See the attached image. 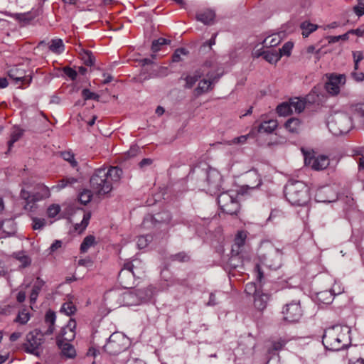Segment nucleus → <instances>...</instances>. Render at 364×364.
<instances>
[{
	"label": "nucleus",
	"mask_w": 364,
	"mask_h": 364,
	"mask_svg": "<svg viewBox=\"0 0 364 364\" xmlns=\"http://www.w3.org/2000/svg\"><path fill=\"white\" fill-rule=\"evenodd\" d=\"M247 178L255 180V183L242 186L239 192L228 191L223 192L218 196V203L223 212L230 215L236 214L240 209L238 196L247 193V190L255 189L262 183L261 179L256 172L248 173Z\"/></svg>",
	"instance_id": "obj_1"
},
{
	"label": "nucleus",
	"mask_w": 364,
	"mask_h": 364,
	"mask_svg": "<svg viewBox=\"0 0 364 364\" xmlns=\"http://www.w3.org/2000/svg\"><path fill=\"white\" fill-rule=\"evenodd\" d=\"M122 173V170L117 166L96 169L90 179V186L99 196L107 194L112 190V183L118 182Z\"/></svg>",
	"instance_id": "obj_2"
},
{
	"label": "nucleus",
	"mask_w": 364,
	"mask_h": 364,
	"mask_svg": "<svg viewBox=\"0 0 364 364\" xmlns=\"http://www.w3.org/2000/svg\"><path fill=\"white\" fill-rule=\"evenodd\" d=\"M188 177L196 178L198 186L210 194H216L220 190L222 176L215 168L196 167L189 173Z\"/></svg>",
	"instance_id": "obj_3"
},
{
	"label": "nucleus",
	"mask_w": 364,
	"mask_h": 364,
	"mask_svg": "<svg viewBox=\"0 0 364 364\" xmlns=\"http://www.w3.org/2000/svg\"><path fill=\"white\" fill-rule=\"evenodd\" d=\"M350 329L348 326L339 325L327 328L322 337V343L325 348L330 350L338 351L348 346Z\"/></svg>",
	"instance_id": "obj_4"
},
{
	"label": "nucleus",
	"mask_w": 364,
	"mask_h": 364,
	"mask_svg": "<svg viewBox=\"0 0 364 364\" xmlns=\"http://www.w3.org/2000/svg\"><path fill=\"white\" fill-rule=\"evenodd\" d=\"M287 200L293 205L303 206L310 200L309 188L302 181H289L284 188Z\"/></svg>",
	"instance_id": "obj_5"
},
{
	"label": "nucleus",
	"mask_w": 364,
	"mask_h": 364,
	"mask_svg": "<svg viewBox=\"0 0 364 364\" xmlns=\"http://www.w3.org/2000/svg\"><path fill=\"white\" fill-rule=\"evenodd\" d=\"M353 127L351 117L344 112H336L331 114L328 122V127L334 135L348 133Z\"/></svg>",
	"instance_id": "obj_6"
},
{
	"label": "nucleus",
	"mask_w": 364,
	"mask_h": 364,
	"mask_svg": "<svg viewBox=\"0 0 364 364\" xmlns=\"http://www.w3.org/2000/svg\"><path fill=\"white\" fill-rule=\"evenodd\" d=\"M128 346V339L122 333H113L104 346V350L110 355H118L125 350Z\"/></svg>",
	"instance_id": "obj_7"
},
{
	"label": "nucleus",
	"mask_w": 364,
	"mask_h": 364,
	"mask_svg": "<svg viewBox=\"0 0 364 364\" xmlns=\"http://www.w3.org/2000/svg\"><path fill=\"white\" fill-rule=\"evenodd\" d=\"M44 342L43 334L36 329L26 336V342L23 344L26 353L39 357L41 354V346Z\"/></svg>",
	"instance_id": "obj_8"
},
{
	"label": "nucleus",
	"mask_w": 364,
	"mask_h": 364,
	"mask_svg": "<svg viewBox=\"0 0 364 364\" xmlns=\"http://www.w3.org/2000/svg\"><path fill=\"white\" fill-rule=\"evenodd\" d=\"M306 166L311 167L315 171H321L326 168L330 164L328 157L326 155L316 156L314 151L301 149Z\"/></svg>",
	"instance_id": "obj_9"
},
{
	"label": "nucleus",
	"mask_w": 364,
	"mask_h": 364,
	"mask_svg": "<svg viewBox=\"0 0 364 364\" xmlns=\"http://www.w3.org/2000/svg\"><path fill=\"white\" fill-rule=\"evenodd\" d=\"M215 68V65L211 68H205V75L208 79L201 80L195 89L196 95H200L203 93H206L213 89L214 84L218 80L220 75L215 74L213 70Z\"/></svg>",
	"instance_id": "obj_10"
},
{
	"label": "nucleus",
	"mask_w": 364,
	"mask_h": 364,
	"mask_svg": "<svg viewBox=\"0 0 364 364\" xmlns=\"http://www.w3.org/2000/svg\"><path fill=\"white\" fill-rule=\"evenodd\" d=\"M135 264H140V261L134 259L132 262L125 263L124 268H122L119 272V282L122 287L125 289L132 288L134 282V277L136 274V272L134 271V268L136 267Z\"/></svg>",
	"instance_id": "obj_11"
},
{
	"label": "nucleus",
	"mask_w": 364,
	"mask_h": 364,
	"mask_svg": "<svg viewBox=\"0 0 364 364\" xmlns=\"http://www.w3.org/2000/svg\"><path fill=\"white\" fill-rule=\"evenodd\" d=\"M284 318L289 322H297L301 318L303 311L300 306V301H292L287 304L283 308Z\"/></svg>",
	"instance_id": "obj_12"
},
{
	"label": "nucleus",
	"mask_w": 364,
	"mask_h": 364,
	"mask_svg": "<svg viewBox=\"0 0 364 364\" xmlns=\"http://www.w3.org/2000/svg\"><path fill=\"white\" fill-rule=\"evenodd\" d=\"M171 220V215L168 211L164 210L155 214L149 215L143 220V226L146 228H150L151 226H156L159 223H168Z\"/></svg>",
	"instance_id": "obj_13"
},
{
	"label": "nucleus",
	"mask_w": 364,
	"mask_h": 364,
	"mask_svg": "<svg viewBox=\"0 0 364 364\" xmlns=\"http://www.w3.org/2000/svg\"><path fill=\"white\" fill-rule=\"evenodd\" d=\"M214 67V62L212 60H206L200 68L196 70L193 75H189L185 78V87L190 89L196 82L205 75V68H211Z\"/></svg>",
	"instance_id": "obj_14"
},
{
	"label": "nucleus",
	"mask_w": 364,
	"mask_h": 364,
	"mask_svg": "<svg viewBox=\"0 0 364 364\" xmlns=\"http://www.w3.org/2000/svg\"><path fill=\"white\" fill-rule=\"evenodd\" d=\"M336 194L331 186L318 188L315 193V200L318 203H331L336 200Z\"/></svg>",
	"instance_id": "obj_15"
},
{
	"label": "nucleus",
	"mask_w": 364,
	"mask_h": 364,
	"mask_svg": "<svg viewBox=\"0 0 364 364\" xmlns=\"http://www.w3.org/2000/svg\"><path fill=\"white\" fill-rule=\"evenodd\" d=\"M345 76L343 75H332L326 83V91L332 95H336L340 92V85L345 83Z\"/></svg>",
	"instance_id": "obj_16"
},
{
	"label": "nucleus",
	"mask_w": 364,
	"mask_h": 364,
	"mask_svg": "<svg viewBox=\"0 0 364 364\" xmlns=\"http://www.w3.org/2000/svg\"><path fill=\"white\" fill-rule=\"evenodd\" d=\"M56 343L60 350V355L66 359H73L76 356V350L74 346L68 341H65L60 338H56Z\"/></svg>",
	"instance_id": "obj_17"
},
{
	"label": "nucleus",
	"mask_w": 364,
	"mask_h": 364,
	"mask_svg": "<svg viewBox=\"0 0 364 364\" xmlns=\"http://www.w3.org/2000/svg\"><path fill=\"white\" fill-rule=\"evenodd\" d=\"M9 77L18 84H30L32 77L30 75H26L23 69L18 68H13L9 71Z\"/></svg>",
	"instance_id": "obj_18"
},
{
	"label": "nucleus",
	"mask_w": 364,
	"mask_h": 364,
	"mask_svg": "<svg viewBox=\"0 0 364 364\" xmlns=\"http://www.w3.org/2000/svg\"><path fill=\"white\" fill-rule=\"evenodd\" d=\"M75 321L74 319L70 318L67 326L62 328L60 334L58 336H57V338H60L65 341H72L75 337Z\"/></svg>",
	"instance_id": "obj_19"
},
{
	"label": "nucleus",
	"mask_w": 364,
	"mask_h": 364,
	"mask_svg": "<svg viewBox=\"0 0 364 364\" xmlns=\"http://www.w3.org/2000/svg\"><path fill=\"white\" fill-rule=\"evenodd\" d=\"M120 299L124 306H133L139 304L136 291L123 293L120 295Z\"/></svg>",
	"instance_id": "obj_20"
},
{
	"label": "nucleus",
	"mask_w": 364,
	"mask_h": 364,
	"mask_svg": "<svg viewBox=\"0 0 364 364\" xmlns=\"http://www.w3.org/2000/svg\"><path fill=\"white\" fill-rule=\"evenodd\" d=\"M269 296L264 293H256L255 295L254 305L255 308L259 311H263L267 305Z\"/></svg>",
	"instance_id": "obj_21"
},
{
	"label": "nucleus",
	"mask_w": 364,
	"mask_h": 364,
	"mask_svg": "<svg viewBox=\"0 0 364 364\" xmlns=\"http://www.w3.org/2000/svg\"><path fill=\"white\" fill-rule=\"evenodd\" d=\"M341 291H338L337 293H335V289H333V292L331 291H320L317 294L316 298L318 301L323 304H331L333 299V295L337 294H341Z\"/></svg>",
	"instance_id": "obj_22"
},
{
	"label": "nucleus",
	"mask_w": 364,
	"mask_h": 364,
	"mask_svg": "<svg viewBox=\"0 0 364 364\" xmlns=\"http://www.w3.org/2000/svg\"><path fill=\"white\" fill-rule=\"evenodd\" d=\"M45 284V282L40 277H37L36 281L33 287L31 295V303L33 304L36 301L39 292Z\"/></svg>",
	"instance_id": "obj_23"
},
{
	"label": "nucleus",
	"mask_w": 364,
	"mask_h": 364,
	"mask_svg": "<svg viewBox=\"0 0 364 364\" xmlns=\"http://www.w3.org/2000/svg\"><path fill=\"white\" fill-rule=\"evenodd\" d=\"M215 14L212 10H206L202 13H199L196 15V19L198 21L203 23L204 24L208 25L212 23Z\"/></svg>",
	"instance_id": "obj_24"
},
{
	"label": "nucleus",
	"mask_w": 364,
	"mask_h": 364,
	"mask_svg": "<svg viewBox=\"0 0 364 364\" xmlns=\"http://www.w3.org/2000/svg\"><path fill=\"white\" fill-rule=\"evenodd\" d=\"M282 40V38L281 36V33H274L265 38L262 43L263 44L264 47H274L279 45Z\"/></svg>",
	"instance_id": "obj_25"
},
{
	"label": "nucleus",
	"mask_w": 364,
	"mask_h": 364,
	"mask_svg": "<svg viewBox=\"0 0 364 364\" xmlns=\"http://www.w3.org/2000/svg\"><path fill=\"white\" fill-rule=\"evenodd\" d=\"M277 122L276 120H269L262 122L258 128V132L262 133H272L277 127Z\"/></svg>",
	"instance_id": "obj_26"
},
{
	"label": "nucleus",
	"mask_w": 364,
	"mask_h": 364,
	"mask_svg": "<svg viewBox=\"0 0 364 364\" xmlns=\"http://www.w3.org/2000/svg\"><path fill=\"white\" fill-rule=\"evenodd\" d=\"M301 123L297 118H291L285 123V127L289 132L298 133L301 130Z\"/></svg>",
	"instance_id": "obj_27"
},
{
	"label": "nucleus",
	"mask_w": 364,
	"mask_h": 364,
	"mask_svg": "<svg viewBox=\"0 0 364 364\" xmlns=\"http://www.w3.org/2000/svg\"><path fill=\"white\" fill-rule=\"evenodd\" d=\"M353 114L358 124L364 127V104L356 105L353 109Z\"/></svg>",
	"instance_id": "obj_28"
},
{
	"label": "nucleus",
	"mask_w": 364,
	"mask_h": 364,
	"mask_svg": "<svg viewBox=\"0 0 364 364\" xmlns=\"http://www.w3.org/2000/svg\"><path fill=\"white\" fill-rule=\"evenodd\" d=\"M139 303L149 300L153 296V289L151 287L136 290Z\"/></svg>",
	"instance_id": "obj_29"
},
{
	"label": "nucleus",
	"mask_w": 364,
	"mask_h": 364,
	"mask_svg": "<svg viewBox=\"0 0 364 364\" xmlns=\"http://www.w3.org/2000/svg\"><path fill=\"white\" fill-rule=\"evenodd\" d=\"M49 49L54 53L60 54L64 51L65 46L60 38L53 39L49 46Z\"/></svg>",
	"instance_id": "obj_30"
},
{
	"label": "nucleus",
	"mask_w": 364,
	"mask_h": 364,
	"mask_svg": "<svg viewBox=\"0 0 364 364\" xmlns=\"http://www.w3.org/2000/svg\"><path fill=\"white\" fill-rule=\"evenodd\" d=\"M38 188L41 191L40 192H36L35 193L33 194V198H32V200H41L43 198H48L49 196H50V191H49V189L42 185V184H40L38 186Z\"/></svg>",
	"instance_id": "obj_31"
},
{
	"label": "nucleus",
	"mask_w": 364,
	"mask_h": 364,
	"mask_svg": "<svg viewBox=\"0 0 364 364\" xmlns=\"http://www.w3.org/2000/svg\"><path fill=\"white\" fill-rule=\"evenodd\" d=\"M300 28L302 30V36L306 38L315 31L318 26L306 21L301 23Z\"/></svg>",
	"instance_id": "obj_32"
},
{
	"label": "nucleus",
	"mask_w": 364,
	"mask_h": 364,
	"mask_svg": "<svg viewBox=\"0 0 364 364\" xmlns=\"http://www.w3.org/2000/svg\"><path fill=\"white\" fill-rule=\"evenodd\" d=\"M80 54L82 60L86 65L92 66L95 64V58L91 51L82 49V51Z\"/></svg>",
	"instance_id": "obj_33"
},
{
	"label": "nucleus",
	"mask_w": 364,
	"mask_h": 364,
	"mask_svg": "<svg viewBox=\"0 0 364 364\" xmlns=\"http://www.w3.org/2000/svg\"><path fill=\"white\" fill-rule=\"evenodd\" d=\"M282 58L281 54H278L277 50H265L264 59L269 63H276Z\"/></svg>",
	"instance_id": "obj_34"
},
{
	"label": "nucleus",
	"mask_w": 364,
	"mask_h": 364,
	"mask_svg": "<svg viewBox=\"0 0 364 364\" xmlns=\"http://www.w3.org/2000/svg\"><path fill=\"white\" fill-rule=\"evenodd\" d=\"M289 103L291 107V112H301L305 108V102L299 98L291 99Z\"/></svg>",
	"instance_id": "obj_35"
},
{
	"label": "nucleus",
	"mask_w": 364,
	"mask_h": 364,
	"mask_svg": "<svg viewBox=\"0 0 364 364\" xmlns=\"http://www.w3.org/2000/svg\"><path fill=\"white\" fill-rule=\"evenodd\" d=\"M95 237L93 235H87L86 236L80 245V251L82 252H86L89 250L90 247L95 245Z\"/></svg>",
	"instance_id": "obj_36"
},
{
	"label": "nucleus",
	"mask_w": 364,
	"mask_h": 364,
	"mask_svg": "<svg viewBox=\"0 0 364 364\" xmlns=\"http://www.w3.org/2000/svg\"><path fill=\"white\" fill-rule=\"evenodd\" d=\"M277 112L280 116H286L290 113H292L291 107L289 102H283L279 105L277 107Z\"/></svg>",
	"instance_id": "obj_37"
},
{
	"label": "nucleus",
	"mask_w": 364,
	"mask_h": 364,
	"mask_svg": "<svg viewBox=\"0 0 364 364\" xmlns=\"http://www.w3.org/2000/svg\"><path fill=\"white\" fill-rule=\"evenodd\" d=\"M60 311L67 316H71L76 311V307L72 301H68L63 304Z\"/></svg>",
	"instance_id": "obj_38"
},
{
	"label": "nucleus",
	"mask_w": 364,
	"mask_h": 364,
	"mask_svg": "<svg viewBox=\"0 0 364 364\" xmlns=\"http://www.w3.org/2000/svg\"><path fill=\"white\" fill-rule=\"evenodd\" d=\"M171 41L164 38H159L156 40L153 41L151 44V50L153 52H157L161 49V46L163 45L170 44Z\"/></svg>",
	"instance_id": "obj_39"
},
{
	"label": "nucleus",
	"mask_w": 364,
	"mask_h": 364,
	"mask_svg": "<svg viewBox=\"0 0 364 364\" xmlns=\"http://www.w3.org/2000/svg\"><path fill=\"white\" fill-rule=\"evenodd\" d=\"M92 193L90 190H84L79 195V200L83 205L87 204L92 199Z\"/></svg>",
	"instance_id": "obj_40"
},
{
	"label": "nucleus",
	"mask_w": 364,
	"mask_h": 364,
	"mask_svg": "<svg viewBox=\"0 0 364 364\" xmlns=\"http://www.w3.org/2000/svg\"><path fill=\"white\" fill-rule=\"evenodd\" d=\"M63 159L68 161L73 167H75L77 165V162L75 159L73 153L71 151H63L60 153Z\"/></svg>",
	"instance_id": "obj_41"
},
{
	"label": "nucleus",
	"mask_w": 364,
	"mask_h": 364,
	"mask_svg": "<svg viewBox=\"0 0 364 364\" xmlns=\"http://www.w3.org/2000/svg\"><path fill=\"white\" fill-rule=\"evenodd\" d=\"M77 181L75 178H63L59 181L58 184L56 186H54L53 188H56L57 190H60L65 188L68 184H73Z\"/></svg>",
	"instance_id": "obj_42"
},
{
	"label": "nucleus",
	"mask_w": 364,
	"mask_h": 364,
	"mask_svg": "<svg viewBox=\"0 0 364 364\" xmlns=\"http://www.w3.org/2000/svg\"><path fill=\"white\" fill-rule=\"evenodd\" d=\"M151 240V237L148 235L139 236L137 239V246L139 249L145 248Z\"/></svg>",
	"instance_id": "obj_43"
},
{
	"label": "nucleus",
	"mask_w": 364,
	"mask_h": 364,
	"mask_svg": "<svg viewBox=\"0 0 364 364\" xmlns=\"http://www.w3.org/2000/svg\"><path fill=\"white\" fill-rule=\"evenodd\" d=\"M30 319V314L26 310L20 311L16 318V321L21 324H26Z\"/></svg>",
	"instance_id": "obj_44"
},
{
	"label": "nucleus",
	"mask_w": 364,
	"mask_h": 364,
	"mask_svg": "<svg viewBox=\"0 0 364 364\" xmlns=\"http://www.w3.org/2000/svg\"><path fill=\"white\" fill-rule=\"evenodd\" d=\"M90 217L91 214L90 213H85L81 223L80 224L77 223L75 225V229L80 230H85L89 223Z\"/></svg>",
	"instance_id": "obj_45"
},
{
	"label": "nucleus",
	"mask_w": 364,
	"mask_h": 364,
	"mask_svg": "<svg viewBox=\"0 0 364 364\" xmlns=\"http://www.w3.org/2000/svg\"><path fill=\"white\" fill-rule=\"evenodd\" d=\"M23 134V131L19 128H14L11 135V140L9 141V145L11 146L14 143L17 141Z\"/></svg>",
	"instance_id": "obj_46"
},
{
	"label": "nucleus",
	"mask_w": 364,
	"mask_h": 364,
	"mask_svg": "<svg viewBox=\"0 0 364 364\" xmlns=\"http://www.w3.org/2000/svg\"><path fill=\"white\" fill-rule=\"evenodd\" d=\"M188 53V50L185 48H178L175 50L173 56L172 60L173 62H180L181 60V55H187Z\"/></svg>",
	"instance_id": "obj_47"
},
{
	"label": "nucleus",
	"mask_w": 364,
	"mask_h": 364,
	"mask_svg": "<svg viewBox=\"0 0 364 364\" xmlns=\"http://www.w3.org/2000/svg\"><path fill=\"white\" fill-rule=\"evenodd\" d=\"M353 10L359 17L364 15V0H358V4L353 7Z\"/></svg>",
	"instance_id": "obj_48"
},
{
	"label": "nucleus",
	"mask_w": 364,
	"mask_h": 364,
	"mask_svg": "<svg viewBox=\"0 0 364 364\" xmlns=\"http://www.w3.org/2000/svg\"><path fill=\"white\" fill-rule=\"evenodd\" d=\"M82 95L85 100L91 99L98 100L100 98V96L97 94L92 92L88 89H83L82 91Z\"/></svg>",
	"instance_id": "obj_49"
},
{
	"label": "nucleus",
	"mask_w": 364,
	"mask_h": 364,
	"mask_svg": "<svg viewBox=\"0 0 364 364\" xmlns=\"http://www.w3.org/2000/svg\"><path fill=\"white\" fill-rule=\"evenodd\" d=\"M293 48V44L290 42L286 43L282 48L279 50L278 54H281L282 55H289L290 51Z\"/></svg>",
	"instance_id": "obj_50"
},
{
	"label": "nucleus",
	"mask_w": 364,
	"mask_h": 364,
	"mask_svg": "<svg viewBox=\"0 0 364 364\" xmlns=\"http://www.w3.org/2000/svg\"><path fill=\"white\" fill-rule=\"evenodd\" d=\"M348 38H349L348 31L346 32V33L343 34V35H340V36H328V43H334L338 42L340 40L347 41Z\"/></svg>",
	"instance_id": "obj_51"
},
{
	"label": "nucleus",
	"mask_w": 364,
	"mask_h": 364,
	"mask_svg": "<svg viewBox=\"0 0 364 364\" xmlns=\"http://www.w3.org/2000/svg\"><path fill=\"white\" fill-rule=\"evenodd\" d=\"M249 134H247V135H242V136H240L238 137H235L234 139H232L231 141H230L228 142V144H244L246 143L248 137H249Z\"/></svg>",
	"instance_id": "obj_52"
},
{
	"label": "nucleus",
	"mask_w": 364,
	"mask_h": 364,
	"mask_svg": "<svg viewBox=\"0 0 364 364\" xmlns=\"http://www.w3.org/2000/svg\"><path fill=\"white\" fill-rule=\"evenodd\" d=\"M60 210V208L58 205H51L48 208V215L50 218H54L56 216Z\"/></svg>",
	"instance_id": "obj_53"
},
{
	"label": "nucleus",
	"mask_w": 364,
	"mask_h": 364,
	"mask_svg": "<svg viewBox=\"0 0 364 364\" xmlns=\"http://www.w3.org/2000/svg\"><path fill=\"white\" fill-rule=\"evenodd\" d=\"M46 225V220L44 219L33 218V228L34 230H41Z\"/></svg>",
	"instance_id": "obj_54"
},
{
	"label": "nucleus",
	"mask_w": 364,
	"mask_h": 364,
	"mask_svg": "<svg viewBox=\"0 0 364 364\" xmlns=\"http://www.w3.org/2000/svg\"><path fill=\"white\" fill-rule=\"evenodd\" d=\"M171 259L179 262H186L189 259V257L184 252H179L171 256Z\"/></svg>",
	"instance_id": "obj_55"
},
{
	"label": "nucleus",
	"mask_w": 364,
	"mask_h": 364,
	"mask_svg": "<svg viewBox=\"0 0 364 364\" xmlns=\"http://www.w3.org/2000/svg\"><path fill=\"white\" fill-rule=\"evenodd\" d=\"M63 72L68 77H69L73 80L76 78L77 75L76 70L69 67H65L63 68Z\"/></svg>",
	"instance_id": "obj_56"
},
{
	"label": "nucleus",
	"mask_w": 364,
	"mask_h": 364,
	"mask_svg": "<svg viewBox=\"0 0 364 364\" xmlns=\"http://www.w3.org/2000/svg\"><path fill=\"white\" fill-rule=\"evenodd\" d=\"M16 258L21 263V267H26L31 264V259L27 255H19Z\"/></svg>",
	"instance_id": "obj_57"
},
{
	"label": "nucleus",
	"mask_w": 364,
	"mask_h": 364,
	"mask_svg": "<svg viewBox=\"0 0 364 364\" xmlns=\"http://www.w3.org/2000/svg\"><path fill=\"white\" fill-rule=\"evenodd\" d=\"M245 291L248 294H254L255 295L256 293H259V291H257V288L255 283H248L245 285Z\"/></svg>",
	"instance_id": "obj_58"
},
{
	"label": "nucleus",
	"mask_w": 364,
	"mask_h": 364,
	"mask_svg": "<svg viewBox=\"0 0 364 364\" xmlns=\"http://www.w3.org/2000/svg\"><path fill=\"white\" fill-rule=\"evenodd\" d=\"M55 321V314L53 311H49L46 314V322L49 325H54Z\"/></svg>",
	"instance_id": "obj_59"
},
{
	"label": "nucleus",
	"mask_w": 364,
	"mask_h": 364,
	"mask_svg": "<svg viewBox=\"0 0 364 364\" xmlns=\"http://www.w3.org/2000/svg\"><path fill=\"white\" fill-rule=\"evenodd\" d=\"M286 342L284 340L279 339L277 341H274L272 343V349L274 350H279L283 348V347L285 346Z\"/></svg>",
	"instance_id": "obj_60"
},
{
	"label": "nucleus",
	"mask_w": 364,
	"mask_h": 364,
	"mask_svg": "<svg viewBox=\"0 0 364 364\" xmlns=\"http://www.w3.org/2000/svg\"><path fill=\"white\" fill-rule=\"evenodd\" d=\"M245 237L246 236L242 232H238L235 238V244L237 245L238 246L243 245Z\"/></svg>",
	"instance_id": "obj_61"
},
{
	"label": "nucleus",
	"mask_w": 364,
	"mask_h": 364,
	"mask_svg": "<svg viewBox=\"0 0 364 364\" xmlns=\"http://www.w3.org/2000/svg\"><path fill=\"white\" fill-rule=\"evenodd\" d=\"M20 196L22 199H23L26 201L27 200L33 201L32 200L33 195H31L29 192L26 191L23 188H22L21 191Z\"/></svg>",
	"instance_id": "obj_62"
},
{
	"label": "nucleus",
	"mask_w": 364,
	"mask_h": 364,
	"mask_svg": "<svg viewBox=\"0 0 364 364\" xmlns=\"http://www.w3.org/2000/svg\"><path fill=\"white\" fill-rule=\"evenodd\" d=\"M152 163L153 160L151 159L146 158L139 162V166L141 168H144L145 167L150 166Z\"/></svg>",
	"instance_id": "obj_63"
},
{
	"label": "nucleus",
	"mask_w": 364,
	"mask_h": 364,
	"mask_svg": "<svg viewBox=\"0 0 364 364\" xmlns=\"http://www.w3.org/2000/svg\"><path fill=\"white\" fill-rule=\"evenodd\" d=\"M348 33L350 34H355L358 36H364V29L361 28H358L356 29H351L348 31Z\"/></svg>",
	"instance_id": "obj_64"
}]
</instances>
